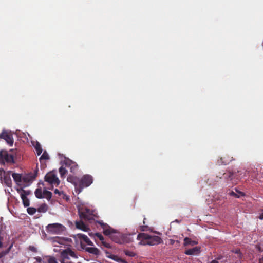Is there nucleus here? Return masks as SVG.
<instances>
[{
    "instance_id": "nucleus-1",
    "label": "nucleus",
    "mask_w": 263,
    "mask_h": 263,
    "mask_svg": "<svg viewBox=\"0 0 263 263\" xmlns=\"http://www.w3.org/2000/svg\"><path fill=\"white\" fill-rule=\"evenodd\" d=\"M137 239L139 240V244L142 245L154 246L161 243L162 239L158 236H151L144 233H139L137 236Z\"/></svg>"
},
{
    "instance_id": "nucleus-2",
    "label": "nucleus",
    "mask_w": 263,
    "mask_h": 263,
    "mask_svg": "<svg viewBox=\"0 0 263 263\" xmlns=\"http://www.w3.org/2000/svg\"><path fill=\"white\" fill-rule=\"evenodd\" d=\"M246 171L242 172L241 170H237V172L229 171L222 174V178L226 180L232 181V184H236L240 179L246 175Z\"/></svg>"
},
{
    "instance_id": "nucleus-3",
    "label": "nucleus",
    "mask_w": 263,
    "mask_h": 263,
    "mask_svg": "<svg viewBox=\"0 0 263 263\" xmlns=\"http://www.w3.org/2000/svg\"><path fill=\"white\" fill-rule=\"evenodd\" d=\"M92 182L93 177L91 175L89 174L83 175L81 179H78V182L76 183V192L79 194L82 191L84 188L89 186Z\"/></svg>"
},
{
    "instance_id": "nucleus-4",
    "label": "nucleus",
    "mask_w": 263,
    "mask_h": 263,
    "mask_svg": "<svg viewBox=\"0 0 263 263\" xmlns=\"http://www.w3.org/2000/svg\"><path fill=\"white\" fill-rule=\"evenodd\" d=\"M46 230L47 232L53 234H61L66 230V228L61 224L55 223L49 224L46 227Z\"/></svg>"
},
{
    "instance_id": "nucleus-5",
    "label": "nucleus",
    "mask_w": 263,
    "mask_h": 263,
    "mask_svg": "<svg viewBox=\"0 0 263 263\" xmlns=\"http://www.w3.org/2000/svg\"><path fill=\"white\" fill-rule=\"evenodd\" d=\"M5 162L8 163H14V156L9 154L7 151L1 150L0 151V163L4 164Z\"/></svg>"
},
{
    "instance_id": "nucleus-6",
    "label": "nucleus",
    "mask_w": 263,
    "mask_h": 263,
    "mask_svg": "<svg viewBox=\"0 0 263 263\" xmlns=\"http://www.w3.org/2000/svg\"><path fill=\"white\" fill-rule=\"evenodd\" d=\"M11 172V171L6 172L3 168L0 169V180L8 187L12 186Z\"/></svg>"
},
{
    "instance_id": "nucleus-7",
    "label": "nucleus",
    "mask_w": 263,
    "mask_h": 263,
    "mask_svg": "<svg viewBox=\"0 0 263 263\" xmlns=\"http://www.w3.org/2000/svg\"><path fill=\"white\" fill-rule=\"evenodd\" d=\"M45 181L51 185L58 186L60 184V180L53 172L48 173L45 176Z\"/></svg>"
},
{
    "instance_id": "nucleus-8",
    "label": "nucleus",
    "mask_w": 263,
    "mask_h": 263,
    "mask_svg": "<svg viewBox=\"0 0 263 263\" xmlns=\"http://www.w3.org/2000/svg\"><path fill=\"white\" fill-rule=\"evenodd\" d=\"M97 223H99L103 231V234L106 236H111L112 234L116 233V231L111 228L107 223H104L102 221H97Z\"/></svg>"
},
{
    "instance_id": "nucleus-9",
    "label": "nucleus",
    "mask_w": 263,
    "mask_h": 263,
    "mask_svg": "<svg viewBox=\"0 0 263 263\" xmlns=\"http://www.w3.org/2000/svg\"><path fill=\"white\" fill-rule=\"evenodd\" d=\"M0 139H4L10 146H12L13 144L14 141L12 134L9 133L5 130H3L0 134Z\"/></svg>"
},
{
    "instance_id": "nucleus-10",
    "label": "nucleus",
    "mask_w": 263,
    "mask_h": 263,
    "mask_svg": "<svg viewBox=\"0 0 263 263\" xmlns=\"http://www.w3.org/2000/svg\"><path fill=\"white\" fill-rule=\"evenodd\" d=\"M77 237L81 240V245L83 249L85 248L83 243L85 242L89 246H93V242L89 239V238L83 234H78Z\"/></svg>"
},
{
    "instance_id": "nucleus-11",
    "label": "nucleus",
    "mask_w": 263,
    "mask_h": 263,
    "mask_svg": "<svg viewBox=\"0 0 263 263\" xmlns=\"http://www.w3.org/2000/svg\"><path fill=\"white\" fill-rule=\"evenodd\" d=\"M37 170H35L34 173H30L23 177V181L26 183H31L36 178L37 174Z\"/></svg>"
},
{
    "instance_id": "nucleus-12",
    "label": "nucleus",
    "mask_w": 263,
    "mask_h": 263,
    "mask_svg": "<svg viewBox=\"0 0 263 263\" xmlns=\"http://www.w3.org/2000/svg\"><path fill=\"white\" fill-rule=\"evenodd\" d=\"M232 157L230 156L226 155L220 158V160H218L219 163L221 164L227 165L229 164L232 160H233Z\"/></svg>"
},
{
    "instance_id": "nucleus-13",
    "label": "nucleus",
    "mask_w": 263,
    "mask_h": 263,
    "mask_svg": "<svg viewBox=\"0 0 263 263\" xmlns=\"http://www.w3.org/2000/svg\"><path fill=\"white\" fill-rule=\"evenodd\" d=\"M76 227L77 229L85 232H87L89 230V228L82 221H76Z\"/></svg>"
},
{
    "instance_id": "nucleus-14",
    "label": "nucleus",
    "mask_w": 263,
    "mask_h": 263,
    "mask_svg": "<svg viewBox=\"0 0 263 263\" xmlns=\"http://www.w3.org/2000/svg\"><path fill=\"white\" fill-rule=\"evenodd\" d=\"M221 178H222L221 177H219L218 176H212L210 178H208L206 180H205V182H206L209 185H212Z\"/></svg>"
},
{
    "instance_id": "nucleus-15",
    "label": "nucleus",
    "mask_w": 263,
    "mask_h": 263,
    "mask_svg": "<svg viewBox=\"0 0 263 263\" xmlns=\"http://www.w3.org/2000/svg\"><path fill=\"white\" fill-rule=\"evenodd\" d=\"M65 165L69 167L70 169V172H73L77 167V164L74 162H72L70 160H68L65 162Z\"/></svg>"
},
{
    "instance_id": "nucleus-16",
    "label": "nucleus",
    "mask_w": 263,
    "mask_h": 263,
    "mask_svg": "<svg viewBox=\"0 0 263 263\" xmlns=\"http://www.w3.org/2000/svg\"><path fill=\"white\" fill-rule=\"evenodd\" d=\"M16 191L20 194L21 196L27 197L31 194V192L30 190H25L23 188L17 189Z\"/></svg>"
},
{
    "instance_id": "nucleus-17",
    "label": "nucleus",
    "mask_w": 263,
    "mask_h": 263,
    "mask_svg": "<svg viewBox=\"0 0 263 263\" xmlns=\"http://www.w3.org/2000/svg\"><path fill=\"white\" fill-rule=\"evenodd\" d=\"M12 176L14 181L17 184H19L23 180V177H22V175L20 174L13 173L12 174Z\"/></svg>"
},
{
    "instance_id": "nucleus-18",
    "label": "nucleus",
    "mask_w": 263,
    "mask_h": 263,
    "mask_svg": "<svg viewBox=\"0 0 263 263\" xmlns=\"http://www.w3.org/2000/svg\"><path fill=\"white\" fill-rule=\"evenodd\" d=\"M95 236L97 238H98L101 241V242L104 246H105V247L108 248H110V244L104 241V238L103 236L100 233H96L95 234Z\"/></svg>"
},
{
    "instance_id": "nucleus-19",
    "label": "nucleus",
    "mask_w": 263,
    "mask_h": 263,
    "mask_svg": "<svg viewBox=\"0 0 263 263\" xmlns=\"http://www.w3.org/2000/svg\"><path fill=\"white\" fill-rule=\"evenodd\" d=\"M84 249L87 252L94 255H98L99 253L98 249L95 247H85Z\"/></svg>"
},
{
    "instance_id": "nucleus-20",
    "label": "nucleus",
    "mask_w": 263,
    "mask_h": 263,
    "mask_svg": "<svg viewBox=\"0 0 263 263\" xmlns=\"http://www.w3.org/2000/svg\"><path fill=\"white\" fill-rule=\"evenodd\" d=\"M198 249L197 247H195L186 250L184 253L188 255H192L197 254L198 253Z\"/></svg>"
},
{
    "instance_id": "nucleus-21",
    "label": "nucleus",
    "mask_w": 263,
    "mask_h": 263,
    "mask_svg": "<svg viewBox=\"0 0 263 263\" xmlns=\"http://www.w3.org/2000/svg\"><path fill=\"white\" fill-rule=\"evenodd\" d=\"M62 255L65 258L67 257L68 256H70L71 257H75V256H76L74 252L73 251H72L71 250L69 249L64 250L63 252Z\"/></svg>"
},
{
    "instance_id": "nucleus-22",
    "label": "nucleus",
    "mask_w": 263,
    "mask_h": 263,
    "mask_svg": "<svg viewBox=\"0 0 263 263\" xmlns=\"http://www.w3.org/2000/svg\"><path fill=\"white\" fill-rule=\"evenodd\" d=\"M79 216L81 219L86 221H90L92 219L91 216L88 215L86 212L80 213Z\"/></svg>"
},
{
    "instance_id": "nucleus-23",
    "label": "nucleus",
    "mask_w": 263,
    "mask_h": 263,
    "mask_svg": "<svg viewBox=\"0 0 263 263\" xmlns=\"http://www.w3.org/2000/svg\"><path fill=\"white\" fill-rule=\"evenodd\" d=\"M34 148L36 150V153L37 155H40L41 153H42V148L40 144V143L39 142H36L35 144L34 145Z\"/></svg>"
},
{
    "instance_id": "nucleus-24",
    "label": "nucleus",
    "mask_w": 263,
    "mask_h": 263,
    "mask_svg": "<svg viewBox=\"0 0 263 263\" xmlns=\"http://www.w3.org/2000/svg\"><path fill=\"white\" fill-rule=\"evenodd\" d=\"M67 180L68 182L73 183L76 187V183L78 182V178H77L73 176H69L67 178Z\"/></svg>"
},
{
    "instance_id": "nucleus-25",
    "label": "nucleus",
    "mask_w": 263,
    "mask_h": 263,
    "mask_svg": "<svg viewBox=\"0 0 263 263\" xmlns=\"http://www.w3.org/2000/svg\"><path fill=\"white\" fill-rule=\"evenodd\" d=\"M236 192H237V193H235L234 191H231L230 192L229 194L231 196H234L236 198H239L241 196H245V194L243 192H240V191H238L237 190H236Z\"/></svg>"
},
{
    "instance_id": "nucleus-26",
    "label": "nucleus",
    "mask_w": 263,
    "mask_h": 263,
    "mask_svg": "<svg viewBox=\"0 0 263 263\" xmlns=\"http://www.w3.org/2000/svg\"><path fill=\"white\" fill-rule=\"evenodd\" d=\"M34 193L36 198L39 199H42L44 198V196H43V192H42L41 189H37L35 190Z\"/></svg>"
},
{
    "instance_id": "nucleus-27",
    "label": "nucleus",
    "mask_w": 263,
    "mask_h": 263,
    "mask_svg": "<svg viewBox=\"0 0 263 263\" xmlns=\"http://www.w3.org/2000/svg\"><path fill=\"white\" fill-rule=\"evenodd\" d=\"M43 196H44V198H45L48 200H49L52 197V193L47 190H44Z\"/></svg>"
},
{
    "instance_id": "nucleus-28",
    "label": "nucleus",
    "mask_w": 263,
    "mask_h": 263,
    "mask_svg": "<svg viewBox=\"0 0 263 263\" xmlns=\"http://www.w3.org/2000/svg\"><path fill=\"white\" fill-rule=\"evenodd\" d=\"M6 236L5 232L2 230H0V248L3 247V240L5 237Z\"/></svg>"
},
{
    "instance_id": "nucleus-29",
    "label": "nucleus",
    "mask_w": 263,
    "mask_h": 263,
    "mask_svg": "<svg viewBox=\"0 0 263 263\" xmlns=\"http://www.w3.org/2000/svg\"><path fill=\"white\" fill-rule=\"evenodd\" d=\"M23 204L25 207H28L30 205V201L27 197L21 196Z\"/></svg>"
},
{
    "instance_id": "nucleus-30",
    "label": "nucleus",
    "mask_w": 263,
    "mask_h": 263,
    "mask_svg": "<svg viewBox=\"0 0 263 263\" xmlns=\"http://www.w3.org/2000/svg\"><path fill=\"white\" fill-rule=\"evenodd\" d=\"M48 210V205L45 204H42L40 207L37 209V211L39 212L45 213Z\"/></svg>"
},
{
    "instance_id": "nucleus-31",
    "label": "nucleus",
    "mask_w": 263,
    "mask_h": 263,
    "mask_svg": "<svg viewBox=\"0 0 263 263\" xmlns=\"http://www.w3.org/2000/svg\"><path fill=\"white\" fill-rule=\"evenodd\" d=\"M48 159H49V156L48 153H47V152L44 151L43 154L42 155V156L40 158V161L41 163H42V161L43 160H48Z\"/></svg>"
},
{
    "instance_id": "nucleus-32",
    "label": "nucleus",
    "mask_w": 263,
    "mask_h": 263,
    "mask_svg": "<svg viewBox=\"0 0 263 263\" xmlns=\"http://www.w3.org/2000/svg\"><path fill=\"white\" fill-rule=\"evenodd\" d=\"M59 173L60 174L61 177H63L67 173V170L64 167L61 166L59 168Z\"/></svg>"
},
{
    "instance_id": "nucleus-33",
    "label": "nucleus",
    "mask_w": 263,
    "mask_h": 263,
    "mask_svg": "<svg viewBox=\"0 0 263 263\" xmlns=\"http://www.w3.org/2000/svg\"><path fill=\"white\" fill-rule=\"evenodd\" d=\"M27 211L29 215H32L35 213L36 209L35 208L28 207L27 209Z\"/></svg>"
},
{
    "instance_id": "nucleus-34",
    "label": "nucleus",
    "mask_w": 263,
    "mask_h": 263,
    "mask_svg": "<svg viewBox=\"0 0 263 263\" xmlns=\"http://www.w3.org/2000/svg\"><path fill=\"white\" fill-rule=\"evenodd\" d=\"M124 252L125 255L128 256L134 257L136 255V254L134 252L128 250H125Z\"/></svg>"
},
{
    "instance_id": "nucleus-35",
    "label": "nucleus",
    "mask_w": 263,
    "mask_h": 263,
    "mask_svg": "<svg viewBox=\"0 0 263 263\" xmlns=\"http://www.w3.org/2000/svg\"><path fill=\"white\" fill-rule=\"evenodd\" d=\"M135 234L133 235H129L128 236L126 237V239L128 240V241H127V242H130L133 241V236L135 235Z\"/></svg>"
},
{
    "instance_id": "nucleus-36",
    "label": "nucleus",
    "mask_w": 263,
    "mask_h": 263,
    "mask_svg": "<svg viewBox=\"0 0 263 263\" xmlns=\"http://www.w3.org/2000/svg\"><path fill=\"white\" fill-rule=\"evenodd\" d=\"M48 263H58L55 258L53 257H51L49 258L48 261Z\"/></svg>"
},
{
    "instance_id": "nucleus-37",
    "label": "nucleus",
    "mask_w": 263,
    "mask_h": 263,
    "mask_svg": "<svg viewBox=\"0 0 263 263\" xmlns=\"http://www.w3.org/2000/svg\"><path fill=\"white\" fill-rule=\"evenodd\" d=\"M147 229H148V226H140V230L141 231H145L147 230Z\"/></svg>"
},
{
    "instance_id": "nucleus-38",
    "label": "nucleus",
    "mask_w": 263,
    "mask_h": 263,
    "mask_svg": "<svg viewBox=\"0 0 263 263\" xmlns=\"http://www.w3.org/2000/svg\"><path fill=\"white\" fill-rule=\"evenodd\" d=\"M6 255H7V252L5 253V252L4 251H2L1 252H0V258H3Z\"/></svg>"
},
{
    "instance_id": "nucleus-39",
    "label": "nucleus",
    "mask_w": 263,
    "mask_h": 263,
    "mask_svg": "<svg viewBox=\"0 0 263 263\" xmlns=\"http://www.w3.org/2000/svg\"><path fill=\"white\" fill-rule=\"evenodd\" d=\"M13 246V244L12 243L9 247V248L7 249V250H5L4 251L5 252V253L7 252V254L10 252V251L11 250L12 247Z\"/></svg>"
},
{
    "instance_id": "nucleus-40",
    "label": "nucleus",
    "mask_w": 263,
    "mask_h": 263,
    "mask_svg": "<svg viewBox=\"0 0 263 263\" xmlns=\"http://www.w3.org/2000/svg\"><path fill=\"white\" fill-rule=\"evenodd\" d=\"M29 249L34 252L36 251V249L33 246H29Z\"/></svg>"
},
{
    "instance_id": "nucleus-41",
    "label": "nucleus",
    "mask_w": 263,
    "mask_h": 263,
    "mask_svg": "<svg viewBox=\"0 0 263 263\" xmlns=\"http://www.w3.org/2000/svg\"><path fill=\"white\" fill-rule=\"evenodd\" d=\"M35 259L37 262L41 263L42 262V258L40 257H37L35 258Z\"/></svg>"
},
{
    "instance_id": "nucleus-42",
    "label": "nucleus",
    "mask_w": 263,
    "mask_h": 263,
    "mask_svg": "<svg viewBox=\"0 0 263 263\" xmlns=\"http://www.w3.org/2000/svg\"><path fill=\"white\" fill-rule=\"evenodd\" d=\"M258 263H263V257H262L259 259Z\"/></svg>"
},
{
    "instance_id": "nucleus-43",
    "label": "nucleus",
    "mask_w": 263,
    "mask_h": 263,
    "mask_svg": "<svg viewBox=\"0 0 263 263\" xmlns=\"http://www.w3.org/2000/svg\"><path fill=\"white\" fill-rule=\"evenodd\" d=\"M259 218L261 220L263 219V212L260 214Z\"/></svg>"
},
{
    "instance_id": "nucleus-44",
    "label": "nucleus",
    "mask_w": 263,
    "mask_h": 263,
    "mask_svg": "<svg viewBox=\"0 0 263 263\" xmlns=\"http://www.w3.org/2000/svg\"><path fill=\"white\" fill-rule=\"evenodd\" d=\"M54 193L55 194H60V191L58 190V189H55L54 191Z\"/></svg>"
},
{
    "instance_id": "nucleus-45",
    "label": "nucleus",
    "mask_w": 263,
    "mask_h": 263,
    "mask_svg": "<svg viewBox=\"0 0 263 263\" xmlns=\"http://www.w3.org/2000/svg\"><path fill=\"white\" fill-rule=\"evenodd\" d=\"M210 263H219V262L217 260L214 259L211 261Z\"/></svg>"
},
{
    "instance_id": "nucleus-46",
    "label": "nucleus",
    "mask_w": 263,
    "mask_h": 263,
    "mask_svg": "<svg viewBox=\"0 0 263 263\" xmlns=\"http://www.w3.org/2000/svg\"><path fill=\"white\" fill-rule=\"evenodd\" d=\"M235 253L240 254V250H236Z\"/></svg>"
},
{
    "instance_id": "nucleus-47",
    "label": "nucleus",
    "mask_w": 263,
    "mask_h": 263,
    "mask_svg": "<svg viewBox=\"0 0 263 263\" xmlns=\"http://www.w3.org/2000/svg\"><path fill=\"white\" fill-rule=\"evenodd\" d=\"M175 222H178V223H179V222H180V221H179V220H178L176 219V220H175Z\"/></svg>"
},
{
    "instance_id": "nucleus-48",
    "label": "nucleus",
    "mask_w": 263,
    "mask_h": 263,
    "mask_svg": "<svg viewBox=\"0 0 263 263\" xmlns=\"http://www.w3.org/2000/svg\"><path fill=\"white\" fill-rule=\"evenodd\" d=\"M145 218L144 219V220H143V224H145Z\"/></svg>"
}]
</instances>
